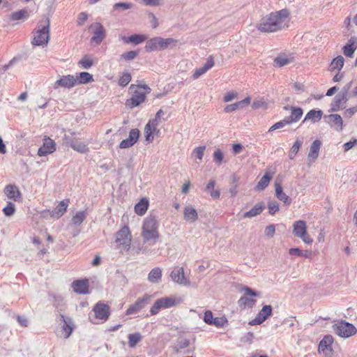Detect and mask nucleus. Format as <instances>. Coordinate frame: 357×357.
<instances>
[{"label":"nucleus","instance_id":"1","mask_svg":"<svg viewBox=\"0 0 357 357\" xmlns=\"http://www.w3.org/2000/svg\"><path fill=\"white\" fill-rule=\"evenodd\" d=\"M289 12L287 9H282L273 12L262 17L257 25V28L261 32H275L282 29L287 26Z\"/></svg>","mask_w":357,"mask_h":357},{"label":"nucleus","instance_id":"2","mask_svg":"<svg viewBox=\"0 0 357 357\" xmlns=\"http://www.w3.org/2000/svg\"><path fill=\"white\" fill-rule=\"evenodd\" d=\"M158 222L155 216L150 215L145 218L142 226V236L144 241L153 245L155 240L159 237Z\"/></svg>","mask_w":357,"mask_h":357},{"label":"nucleus","instance_id":"3","mask_svg":"<svg viewBox=\"0 0 357 357\" xmlns=\"http://www.w3.org/2000/svg\"><path fill=\"white\" fill-rule=\"evenodd\" d=\"M130 90L133 94L130 99L126 100V105L131 109L144 102L146 99V94L151 92L150 87L146 84H132L130 86Z\"/></svg>","mask_w":357,"mask_h":357},{"label":"nucleus","instance_id":"4","mask_svg":"<svg viewBox=\"0 0 357 357\" xmlns=\"http://www.w3.org/2000/svg\"><path fill=\"white\" fill-rule=\"evenodd\" d=\"M178 41L172 38H163L157 36L148 40L144 49L147 52L161 51L175 47Z\"/></svg>","mask_w":357,"mask_h":357},{"label":"nucleus","instance_id":"5","mask_svg":"<svg viewBox=\"0 0 357 357\" xmlns=\"http://www.w3.org/2000/svg\"><path fill=\"white\" fill-rule=\"evenodd\" d=\"M50 39V21L46 20L44 24H41L38 29L33 34V38L31 42L33 45L40 46L46 45Z\"/></svg>","mask_w":357,"mask_h":357},{"label":"nucleus","instance_id":"6","mask_svg":"<svg viewBox=\"0 0 357 357\" xmlns=\"http://www.w3.org/2000/svg\"><path fill=\"white\" fill-rule=\"evenodd\" d=\"M56 321L61 326V331L59 332L60 333L57 335L65 339L68 338L75 328V324L72 318L68 316L59 314L56 316Z\"/></svg>","mask_w":357,"mask_h":357},{"label":"nucleus","instance_id":"7","mask_svg":"<svg viewBox=\"0 0 357 357\" xmlns=\"http://www.w3.org/2000/svg\"><path fill=\"white\" fill-rule=\"evenodd\" d=\"M332 328L335 334L344 338L349 337L357 332L356 327L352 324L344 320L333 324Z\"/></svg>","mask_w":357,"mask_h":357},{"label":"nucleus","instance_id":"8","mask_svg":"<svg viewBox=\"0 0 357 357\" xmlns=\"http://www.w3.org/2000/svg\"><path fill=\"white\" fill-rule=\"evenodd\" d=\"M92 311L94 312L95 319L100 321V322L93 321V323L96 324L107 321L111 314L109 305L102 302L97 303L93 306ZM91 322H92V321H91Z\"/></svg>","mask_w":357,"mask_h":357},{"label":"nucleus","instance_id":"9","mask_svg":"<svg viewBox=\"0 0 357 357\" xmlns=\"http://www.w3.org/2000/svg\"><path fill=\"white\" fill-rule=\"evenodd\" d=\"M293 227V234L295 236L301 238L307 244H311L313 242L312 238L307 234L306 222L304 220L294 222Z\"/></svg>","mask_w":357,"mask_h":357},{"label":"nucleus","instance_id":"10","mask_svg":"<svg viewBox=\"0 0 357 357\" xmlns=\"http://www.w3.org/2000/svg\"><path fill=\"white\" fill-rule=\"evenodd\" d=\"M91 31L93 36L91 37V43L100 45L106 37V31L99 22L91 24Z\"/></svg>","mask_w":357,"mask_h":357},{"label":"nucleus","instance_id":"11","mask_svg":"<svg viewBox=\"0 0 357 357\" xmlns=\"http://www.w3.org/2000/svg\"><path fill=\"white\" fill-rule=\"evenodd\" d=\"M43 141V146L38 149L37 152L38 156H45L48 154L53 153L56 151V143L50 137L45 136Z\"/></svg>","mask_w":357,"mask_h":357},{"label":"nucleus","instance_id":"12","mask_svg":"<svg viewBox=\"0 0 357 357\" xmlns=\"http://www.w3.org/2000/svg\"><path fill=\"white\" fill-rule=\"evenodd\" d=\"M150 298L151 296L147 294L144 295L142 298H139L134 304L130 305L126 314L130 315L139 312L149 303Z\"/></svg>","mask_w":357,"mask_h":357},{"label":"nucleus","instance_id":"13","mask_svg":"<svg viewBox=\"0 0 357 357\" xmlns=\"http://www.w3.org/2000/svg\"><path fill=\"white\" fill-rule=\"evenodd\" d=\"M272 306L271 305H264L256 317L249 322L251 326L262 324L272 314Z\"/></svg>","mask_w":357,"mask_h":357},{"label":"nucleus","instance_id":"14","mask_svg":"<svg viewBox=\"0 0 357 357\" xmlns=\"http://www.w3.org/2000/svg\"><path fill=\"white\" fill-rule=\"evenodd\" d=\"M347 101L348 97L339 92L331 102L329 112H337L340 109H344Z\"/></svg>","mask_w":357,"mask_h":357},{"label":"nucleus","instance_id":"15","mask_svg":"<svg viewBox=\"0 0 357 357\" xmlns=\"http://www.w3.org/2000/svg\"><path fill=\"white\" fill-rule=\"evenodd\" d=\"M131 241L130 232L128 226L123 227L116 234V242L120 245H130Z\"/></svg>","mask_w":357,"mask_h":357},{"label":"nucleus","instance_id":"16","mask_svg":"<svg viewBox=\"0 0 357 357\" xmlns=\"http://www.w3.org/2000/svg\"><path fill=\"white\" fill-rule=\"evenodd\" d=\"M70 201L68 199L61 201L59 204L52 211H49L52 218L59 219L66 211Z\"/></svg>","mask_w":357,"mask_h":357},{"label":"nucleus","instance_id":"17","mask_svg":"<svg viewBox=\"0 0 357 357\" xmlns=\"http://www.w3.org/2000/svg\"><path fill=\"white\" fill-rule=\"evenodd\" d=\"M214 64L215 63L213 61V58L212 56H210L209 57L207 58L206 63L202 67L197 68L195 70L192 75V78L193 79H198L202 75L206 73L209 69H211L214 66Z\"/></svg>","mask_w":357,"mask_h":357},{"label":"nucleus","instance_id":"18","mask_svg":"<svg viewBox=\"0 0 357 357\" xmlns=\"http://www.w3.org/2000/svg\"><path fill=\"white\" fill-rule=\"evenodd\" d=\"M89 280H77L72 283L73 291L79 294H85L89 291Z\"/></svg>","mask_w":357,"mask_h":357},{"label":"nucleus","instance_id":"19","mask_svg":"<svg viewBox=\"0 0 357 357\" xmlns=\"http://www.w3.org/2000/svg\"><path fill=\"white\" fill-rule=\"evenodd\" d=\"M294 56L292 54H280L275 58L273 65L275 67L281 68L294 62Z\"/></svg>","mask_w":357,"mask_h":357},{"label":"nucleus","instance_id":"20","mask_svg":"<svg viewBox=\"0 0 357 357\" xmlns=\"http://www.w3.org/2000/svg\"><path fill=\"white\" fill-rule=\"evenodd\" d=\"M75 86V77L73 75L62 76L59 79L55 82L54 88L57 89L59 86L64 88H71Z\"/></svg>","mask_w":357,"mask_h":357},{"label":"nucleus","instance_id":"21","mask_svg":"<svg viewBox=\"0 0 357 357\" xmlns=\"http://www.w3.org/2000/svg\"><path fill=\"white\" fill-rule=\"evenodd\" d=\"M4 192L10 199H13L15 202H20L22 199L21 192L15 185H7L4 189Z\"/></svg>","mask_w":357,"mask_h":357},{"label":"nucleus","instance_id":"22","mask_svg":"<svg viewBox=\"0 0 357 357\" xmlns=\"http://www.w3.org/2000/svg\"><path fill=\"white\" fill-rule=\"evenodd\" d=\"M323 114L324 113L321 109H311L306 114L301 124H303L307 121H310L312 123H316L321 119Z\"/></svg>","mask_w":357,"mask_h":357},{"label":"nucleus","instance_id":"23","mask_svg":"<svg viewBox=\"0 0 357 357\" xmlns=\"http://www.w3.org/2000/svg\"><path fill=\"white\" fill-rule=\"evenodd\" d=\"M324 119L326 123L331 124V126H335L337 130L340 131L342 130L343 121L340 114H331L328 115H324Z\"/></svg>","mask_w":357,"mask_h":357},{"label":"nucleus","instance_id":"24","mask_svg":"<svg viewBox=\"0 0 357 357\" xmlns=\"http://www.w3.org/2000/svg\"><path fill=\"white\" fill-rule=\"evenodd\" d=\"M275 196L279 200L283 202L286 206L291 204L292 202L291 198L284 192L281 183L278 181L275 182Z\"/></svg>","mask_w":357,"mask_h":357},{"label":"nucleus","instance_id":"25","mask_svg":"<svg viewBox=\"0 0 357 357\" xmlns=\"http://www.w3.org/2000/svg\"><path fill=\"white\" fill-rule=\"evenodd\" d=\"M357 49V42L355 37H351L348 43L343 46L342 51L344 56L351 58Z\"/></svg>","mask_w":357,"mask_h":357},{"label":"nucleus","instance_id":"26","mask_svg":"<svg viewBox=\"0 0 357 357\" xmlns=\"http://www.w3.org/2000/svg\"><path fill=\"white\" fill-rule=\"evenodd\" d=\"M66 144L75 151L79 153H84L88 150L86 144L75 138L66 139Z\"/></svg>","mask_w":357,"mask_h":357},{"label":"nucleus","instance_id":"27","mask_svg":"<svg viewBox=\"0 0 357 357\" xmlns=\"http://www.w3.org/2000/svg\"><path fill=\"white\" fill-rule=\"evenodd\" d=\"M183 218L188 222H195L198 219L197 210L192 206H186L183 210Z\"/></svg>","mask_w":357,"mask_h":357},{"label":"nucleus","instance_id":"28","mask_svg":"<svg viewBox=\"0 0 357 357\" xmlns=\"http://www.w3.org/2000/svg\"><path fill=\"white\" fill-rule=\"evenodd\" d=\"M170 277L174 282H176L178 284H185L186 283L184 270L182 267L172 271L170 273Z\"/></svg>","mask_w":357,"mask_h":357},{"label":"nucleus","instance_id":"29","mask_svg":"<svg viewBox=\"0 0 357 357\" xmlns=\"http://www.w3.org/2000/svg\"><path fill=\"white\" fill-rule=\"evenodd\" d=\"M333 343V337L332 335H327L320 341L319 344V351L325 352L332 350V344Z\"/></svg>","mask_w":357,"mask_h":357},{"label":"nucleus","instance_id":"30","mask_svg":"<svg viewBox=\"0 0 357 357\" xmlns=\"http://www.w3.org/2000/svg\"><path fill=\"white\" fill-rule=\"evenodd\" d=\"M264 208H265V205L263 202L258 203L253 208H252L250 211L245 212L243 214V218H251L255 217V216L261 214Z\"/></svg>","mask_w":357,"mask_h":357},{"label":"nucleus","instance_id":"31","mask_svg":"<svg viewBox=\"0 0 357 357\" xmlns=\"http://www.w3.org/2000/svg\"><path fill=\"white\" fill-rule=\"evenodd\" d=\"M321 146V142L319 139H315L310 145V151L308 153V158L317 159L319 156V150Z\"/></svg>","mask_w":357,"mask_h":357},{"label":"nucleus","instance_id":"32","mask_svg":"<svg viewBox=\"0 0 357 357\" xmlns=\"http://www.w3.org/2000/svg\"><path fill=\"white\" fill-rule=\"evenodd\" d=\"M272 177L273 176L270 173L266 172L265 174L258 181L257 185L255 186V190L257 191L264 190L268 185L271 180L272 179Z\"/></svg>","mask_w":357,"mask_h":357},{"label":"nucleus","instance_id":"33","mask_svg":"<svg viewBox=\"0 0 357 357\" xmlns=\"http://www.w3.org/2000/svg\"><path fill=\"white\" fill-rule=\"evenodd\" d=\"M149 201L146 198H142L135 206V212L139 215H143L146 213L149 207Z\"/></svg>","mask_w":357,"mask_h":357},{"label":"nucleus","instance_id":"34","mask_svg":"<svg viewBox=\"0 0 357 357\" xmlns=\"http://www.w3.org/2000/svg\"><path fill=\"white\" fill-rule=\"evenodd\" d=\"M162 269L159 267L153 268L148 275V280L151 283H158L161 280Z\"/></svg>","mask_w":357,"mask_h":357},{"label":"nucleus","instance_id":"35","mask_svg":"<svg viewBox=\"0 0 357 357\" xmlns=\"http://www.w3.org/2000/svg\"><path fill=\"white\" fill-rule=\"evenodd\" d=\"M344 63V59L342 56L339 55L337 57L334 58L329 66V69L331 71H334L335 70H337L338 71H340Z\"/></svg>","mask_w":357,"mask_h":357},{"label":"nucleus","instance_id":"36","mask_svg":"<svg viewBox=\"0 0 357 357\" xmlns=\"http://www.w3.org/2000/svg\"><path fill=\"white\" fill-rule=\"evenodd\" d=\"M238 181L239 176L236 174H234L231 176L230 186L229 189V192L231 194V197H234L236 195L238 191Z\"/></svg>","mask_w":357,"mask_h":357},{"label":"nucleus","instance_id":"37","mask_svg":"<svg viewBox=\"0 0 357 357\" xmlns=\"http://www.w3.org/2000/svg\"><path fill=\"white\" fill-rule=\"evenodd\" d=\"M28 16V10L24 8L12 13L10 15V20L11 21H17L20 20L26 19Z\"/></svg>","mask_w":357,"mask_h":357},{"label":"nucleus","instance_id":"38","mask_svg":"<svg viewBox=\"0 0 357 357\" xmlns=\"http://www.w3.org/2000/svg\"><path fill=\"white\" fill-rule=\"evenodd\" d=\"M289 254L290 255H296L297 257L309 258L312 255V252L307 250H302L298 248H292L289 250Z\"/></svg>","mask_w":357,"mask_h":357},{"label":"nucleus","instance_id":"39","mask_svg":"<svg viewBox=\"0 0 357 357\" xmlns=\"http://www.w3.org/2000/svg\"><path fill=\"white\" fill-rule=\"evenodd\" d=\"M128 339L129 347L133 348L142 340V335L139 333H130Z\"/></svg>","mask_w":357,"mask_h":357},{"label":"nucleus","instance_id":"40","mask_svg":"<svg viewBox=\"0 0 357 357\" xmlns=\"http://www.w3.org/2000/svg\"><path fill=\"white\" fill-rule=\"evenodd\" d=\"M155 130H156L155 129V128L151 127V122H148L146 124L145 128H144L145 140L148 143H150L153 140V139H154L153 133Z\"/></svg>","mask_w":357,"mask_h":357},{"label":"nucleus","instance_id":"41","mask_svg":"<svg viewBox=\"0 0 357 357\" xmlns=\"http://www.w3.org/2000/svg\"><path fill=\"white\" fill-rule=\"evenodd\" d=\"M256 301L253 298H248L247 296L244 295L240 298V299L238 301V305L241 307H245L246 306L249 307H252Z\"/></svg>","mask_w":357,"mask_h":357},{"label":"nucleus","instance_id":"42","mask_svg":"<svg viewBox=\"0 0 357 357\" xmlns=\"http://www.w3.org/2000/svg\"><path fill=\"white\" fill-rule=\"evenodd\" d=\"M75 85L87 84L89 82V73L82 72L75 77Z\"/></svg>","mask_w":357,"mask_h":357},{"label":"nucleus","instance_id":"43","mask_svg":"<svg viewBox=\"0 0 357 357\" xmlns=\"http://www.w3.org/2000/svg\"><path fill=\"white\" fill-rule=\"evenodd\" d=\"M146 40V36L142 34H132L128 38V42L138 45Z\"/></svg>","mask_w":357,"mask_h":357},{"label":"nucleus","instance_id":"44","mask_svg":"<svg viewBox=\"0 0 357 357\" xmlns=\"http://www.w3.org/2000/svg\"><path fill=\"white\" fill-rule=\"evenodd\" d=\"M85 218L84 213L79 211L72 218L71 224L75 226H79L82 223Z\"/></svg>","mask_w":357,"mask_h":357},{"label":"nucleus","instance_id":"45","mask_svg":"<svg viewBox=\"0 0 357 357\" xmlns=\"http://www.w3.org/2000/svg\"><path fill=\"white\" fill-rule=\"evenodd\" d=\"M158 301H160L162 309L171 307L174 306L176 303L175 300L170 297H163L159 298Z\"/></svg>","mask_w":357,"mask_h":357},{"label":"nucleus","instance_id":"46","mask_svg":"<svg viewBox=\"0 0 357 357\" xmlns=\"http://www.w3.org/2000/svg\"><path fill=\"white\" fill-rule=\"evenodd\" d=\"M133 7V3L128 2H118L114 4V10L124 11Z\"/></svg>","mask_w":357,"mask_h":357},{"label":"nucleus","instance_id":"47","mask_svg":"<svg viewBox=\"0 0 357 357\" xmlns=\"http://www.w3.org/2000/svg\"><path fill=\"white\" fill-rule=\"evenodd\" d=\"M227 323V319L225 317H214L212 319V321L209 324V326H215L217 328H222L225 326V324Z\"/></svg>","mask_w":357,"mask_h":357},{"label":"nucleus","instance_id":"48","mask_svg":"<svg viewBox=\"0 0 357 357\" xmlns=\"http://www.w3.org/2000/svg\"><path fill=\"white\" fill-rule=\"evenodd\" d=\"M190 344V341L188 339L181 337L178 340V343L176 346V351L178 352L179 350H182L188 348Z\"/></svg>","mask_w":357,"mask_h":357},{"label":"nucleus","instance_id":"49","mask_svg":"<svg viewBox=\"0 0 357 357\" xmlns=\"http://www.w3.org/2000/svg\"><path fill=\"white\" fill-rule=\"evenodd\" d=\"M131 78L132 77L130 73H129L128 72H124L119 80V84L121 86H126L129 84V82L131 80Z\"/></svg>","mask_w":357,"mask_h":357},{"label":"nucleus","instance_id":"50","mask_svg":"<svg viewBox=\"0 0 357 357\" xmlns=\"http://www.w3.org/2000/svg\"><path fill=\"white\" fill-rule=\"evenodd\" d=\"M303 114V109L300 107H295L291 111V116L297 122L298 121Z\"/></svg>","mask_w":357,"mask_h":357},{"label":"nucleus","instance_id":"51","mask_svg":"<svg viewBox=\"0 0 357 357\" xmlns=\"http://www.w3.org/2000/svg\"><path fill=\"white\" fill-rule=\"evenodd\" d=\"M268 208L269 214L273 215L280 209L279 204L275 200L270 201L268 203Z\"/></svg>","mask_w":357,"mask_h":357},{"label":"nucleus","instance_id":"52","mask_svg":"<svg viewBox=\"0 0 357 357\" xmlns=\"http://www.w3.org/2000/svg\"><path fill=\"white\" fill-rule=\"evenodd\" d=\"M3 213L6 216H11L15 213V207L12 202H8L6 207L3 209Z\"/></svg>","mask_w":357,"mask_h":357},{"label":"nucleus","instance_id":"53","mask_svg":"<svg viewBox=\"0 0 357 357\" xmlns=\"http://www.w3.org/2000/svg\"><path fill=\"white\" fill-rule=\"evenodd\" d=\"M224 158V155L220 149H217L213 153V160L218 165H220Z\"/></svg>","mask_w":357,"mask_h":357},{"label":"nucleus","instance_id":"54","mask_svg":"<svg viewBox=\"0 0 357 357\" xmlns=\"http://www.w3.org/2000/svg\"><path fill=\"white\" fill-rule=\"evenodd\" d=\"M140 131L137 128H133L129 132L128 138L136 143L138 141Z\"/></svg>","mask_w":357,"mask_h":357},{"label":"nucleus","instance_id":"55","mask_svg":"<svg viewBox=\"0 0 357 357\" xmlns=\"http://www.w3.org/2000/svg\"><path fill=\"white\" fill-rule=\"evenodd\" d=\"M239 109H242V107L241 106L240 102H235L234 104H231V105H227L225 107L224 111L226 113H230L231 112L236 111V110Z\"/></svg>","mask_w":357,"mask_h":357},{"label":"nucleus","instance_id":"56","mask_svg":"<svg viewBox=\"0 0 357 357\" xmlns=\"http://www.w3.org/2000/svg\"><path fill=\"white\" fill-rule=\"evenodd\" d=\"M161 309H162L161 304L158 299L155 301L154 304L153 305V306L151 307V308L150 310L151 315L157 314Z\"/></svg>","mask_w":357,"mask_h":357},{"label":"nucleus","instance_id":"57","mask_svg":"<svg viewBox=\"0 0 357 357\" xmlns=\"http://www.w3.org/2000/svg\"><path fill=\"white\" fill-rule=\"evenodd\" d=\"M137 55V52L136 51H129L123 53L121 55V58L126 61H130L134 59Z\"/></svg>","mask_w":357,"mask_h":357},{"label":"nucleus","instance_id":"58","mask_svg":"<svg viewBox=\"0 0 357 357\" xmlns=\"http://www.w3.org/2000/svg\"><path fill=\"white\" fill-rule=\"evenodd\" d=\"M213 318V314L211 310H206L204 313L203 321L207 325H209Z\"/></svg>","mask_w":357,"mask_h":357},{"label":"nucleus","instance_id":"59","mask_svg":"<svg viewBox=\"0 0 357 357\" xmlns=\"http://www.w3.org/2000/svg\"><path fill=\"white\" fill-rule=\"evenodd\" d=\"M135 142H134L132 139H130L128 137L122 140L119 144L120 149H128L132 146Z\"/></svg>","mask_w":357,"mask_h":357},{"label":"nucleus","instance_id":"60","mask_svg":"<svg viewBox=\"0 0 357 357\" xmlns=\"http://www.w3.org/2000/svg\"><path fill=\"white\" fill-rule=\"evenodd\" d=\"M275 232V227L274 225H270L265 228L264 234L268 238L273 237Z\"/></svg>","mask_w":357,"mask_h":357},{"label":"nucleus","instance_id":"61","mask_svg":"<svg viewBox=\"0 0 357 357\" xmlns=\"http://www.w3.org/2000/svg\"><path fill=\"white\" fill-rule=\"evenodd\" d=\"M205 149H206L205 146H198L196 149H195V150L193 151V153L195 154L196 157L198 159L202 160L204 156V152Z\"/></svg>","mask_w":357,"mask_h":357},{"label":"nucleus","instance_id":"62","mask_svg":"<svg viewBox=\"0 0 357 357\" xmlns=\"http://www.w3.org/2000/svg\"><path fill=\"white\" fill-rule=\"evenodd\" d=\"M356 144H357L356 139H354L353 140H351L349 142L344 143L343 145L344 152L349 151Z\"/></svg>","mask_w":357,"mask_h":357},{"label":"nucleus","instance_id":"63","mask_svg":"<svg viewBox=\"0 0 357 357\" xmlns=\"http://www.w3.org/2000/svg\"><path fill=\"white\" fill-rule=\"evenodd\" d=\"M88 15L85 12H82L79 14L77 17V24L78 25H82L87 20Z\"/></svg>","mask_w":357,"mask_h":357},{"label":"nucleus","instance_id":"64","mask_svg":"<svg viewBox=\"0 0 357 357\" xmlns=\"http://www.w3.org/2000/svg\"><path fill=\"white\" fill-rule=\"evenodd\" d=\"M356 112H357V105L347 109L344 112V116L347 118H351Z\"/></svg>","mask_w":357,"mask_h":357}]
</instances>
